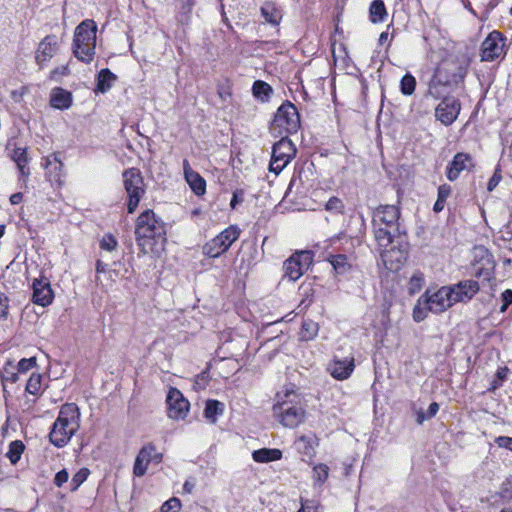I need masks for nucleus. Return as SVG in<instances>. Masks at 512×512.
Wrapping results in <instances>:
<instances>
[{"instance_id":"nucleus-1","label":"nucleus","mask_w":512,"mask_h":512,"mask_svg":"<svg viewBox=\"0 0 512 512\" xmlns=\"http://www.w3.org/2000/svg\"><path fill=\"white\" fill-rule=\"evenodd\" d=\"M401 210L397 205H379L372 214V226L377 244L384 248L381 259L385 267L397 271L405 261L404 253L398 249H387L395 242L398 246L406 235L405 227L400 223Z\"/></svg>"},{"instance_id":"nucleus-2","label":"nucleus","mask_w":512,"mask_h":512,"mask_svg":"<svg viewBox=\"0 0 512 512\" xmlns=\"http://www.w3.org/2000/svg\"><path fill=\"white\" fill-rule=\"evenodd\" d=\"M135 240L143 254L164 250L167 243L166 223L152 209H146L135 222Z\"/></svg>"},{"instance_id":"nucleus-3","label":"nucleus","mask_w":512,"mask_h":512,"mask_svg":"<svg viewBox=\"0 0 512 512\" xmlns=\"http://www.w3.org/2000/svg\"><path fill=\"white\" fill-rule=\"evenodd\" d=\"M276 399L273 414L284 427L295 428L305 421L306 404L300 393L286 390L284 393H277Z\"/></svg>"},{"instance_id":"nucleus-4","label":"nucleus","mask_w":512,"mask_h":512,"mask_svg":"<svg viewBox=\"0 0 512 512\" xmlns=\"http://www.w3.org/2000/svg\"><path fill=\"white\" fill-rule=\"evenodd\" d=\"M80 427V411L75 403L64 404L49 433L50 442L58 448L64 447Z\"/></svg>"},{"instance_id":"nucleus-5","label":"nucleus","mask_w":512,"mask_h":512,"mask_svg":"<svg viewBox=\"0 0 512 512\" xmlns=\"http://www.w3.org/2000/svg\"><path fill=\"white\" fill-rule=\"evenodd\" d=\"M97 25L94 20L82 21L74 31L73 54L81 62L90 63L95 55Z\"/></svg>"},{"instance_id":"nucleus-6","label":"nucleus","mask_w":512,"mask_h":512,"mask_svg":"<svg viewBox=\"0 0 512 512\" xmlns=\"http://www.w3.org/2000/svg\"><path fill=\"white\" fill-rule=\"evenodd\" d=\"M300 115L296 106L286 100L277 109L270 125L272 134H294L300 128Z\"/></svg>"},{"instance_id":"nucleus-7","label":"nucleus","mask_w":512,"mask_h":512,"mask_svg":"<svg viewBox=\"0 0 512 512\" xmlns=\"http://www.w3.org/2000/svg\"><path fill=\"white\" fill-rule=\"evenodd\" d=\"M123 184L128 196L127 212L133 214L145 194V184L138 168H128L123 171Z\"/></svg>"},{"instance_id":"nucleus-8","label":"nucleus","mask_w":512,"mask_h":512,"mask_svg":"<svg viewBox=\"0 0 512 512\" xmlns=\"http://www.w3.org/2000/svg\"><path fill=\"white\" fill-rule=\"evenodd\" d=\"M241 230L237 225H230L203 246L204 255L217 258L228 251L239 238Z\"/></svg>"},{"instance_id":"nucleus-9","label":"nucleus","mask_w":512,"mask_h":512,"mask_svg":"<svg viewBox=\"0 0 512 512\" xmlns=\"http://www.w3.org/2000/svg\"><path fill=\"white\" fill-rule=\"evenodd\" d=\"M296 148L287 135L281 136V139L272 147V155L269 169L275 174H279L294 158Z\"/></svg>"},{"instance_id":"nucleus-10","label":"nucleus","mask_w":512,"mask_h":512,"mask_svg":"<svg viewBox=\"0 0 512 512\" xmlns=\"http://www.w3.org/2000/svg\"><path fill=\"white\" fill-rule=\"evenodd\" d=\"M433 75L449 87L458 86L464 82L467 67L458 60H445L437 66Z\"/></svg>"},{"instance_id":"nucleus-11","label":"nucleus","mask_w":512,"mask_h":512,"mask_svg":"<svg viewBox=\"0 0 512 512\" xmlns=\"http://www.w3.org/2000/svg\"><path fill=\"white\" fill-rule=\"evenodd\" d=\"M313 254L311 251H298L293 253L283 263L284 277L289 281H297L311 266Z\"/></svg>"},{"instance_id":"nucleus-12","label":"nucleus","mask_w":512,"mask_h":512,"mask_svg":"<svg viewBox=\"0 0 512 512\" xmlns=\"http://www.w3.org/2000/svg\"><path fill=\"white\" fill-rule=\"evenodd\" d=\"M452 292L453 291L447 286L441 287L432 294H430L429 290H426L422 295V301H424V304L429 305L430 312L439 314L454 305L451 295Z\"/></svg>"},{"instance_id":"nucleus-13","label":"nucleus","mask_w":512,"mask_h":512,"mask_svg":"<svg viewBox=\"0 0 512 512\" xmlns=\"http://www.w3.org/2000/svg\"><path fill=\"white\" fill-rule=\"evenodd\" d=\"M461 111V102L454 96L443 97L435 108V117L445 126L452 125Z\"/></svg>"},{"instance_id":"nucleus-14","label":"nucleus","mask_w":512,"mask_h":512,"mask_svg":"<svg viewBox=\"0 0 512 512\" xmlns=\"http://www.w3.org/2000/svg\"><path fill=\"white\" fill-rule=\"evenodd\" d=\"M162 461V454L156 450L152 443L145 444L136 456L133 474L135 477L144 476L150 463L159 464Z\"/></svg>"},{"instance_id":"nucleus-15","label":"nucleus","mask_w":512,"mask_h":512,"mask_svg":"<svg viewBox=\"0 0 512 512\" xmlns=\"http://www.w3.org/2000/svg\"><path fill=\"white\" fill-rule=\"evenodd\" d=\"M168 417L174 420L184 419L189 412L190 404L177 388H170L166 398Z\"/></svg>"},{"instance_id":"nucleus-16","label":"nucleus","mask_w":512,"mask_h":512,"mask_svg":"<svg viewBox=\"0 0 512 512\" xmlns=\"http://www.w3.org/2000/svg\"><path fill=\"white\" fill-rule=\"evenodd\" d=\"M503 35L494 30L482 42L481 45V60L494 61L503 54L504 48Z\"/></svg>"},{"instance_id":"nucleus-17","label":"nucleus","mask_w":512,"mask_h":512,"mask_svg":"<svg viewBox=\"0 0 512 512\" xmlns=\"http://www.w3.org/2000/svg\"><path fill=\"white\" fill-rule=\"evenodd\" d=\"M355 369V359L352 354L346 357L334 355L327 366V371L336 380L348 379Z\"/></svg>"},{"instance_id":"nucleus-18","label":"nucleus","mask_w":512,"mask_h":512,"mask_svg":"<svg viewBox=\"0 0 512 512\" xmlns=\"http://www.w3.org/2000/svg\"><path fill=\"white\" fill-rule=\"evenodd\" d=\"M42 163L46 170L45 176L52 185L62 186L64 183V164L60 159L59 153H52L46 156Z\"/></svg>"},{"instance_id":"nucleus-19","label":"nucleus","mask_w":512,"mask_h":512,"mask_svg":"<svg viewBox=\"0 0 512 512\" xmlns=\"http://www.w3.org/2000/svg\"><path fill=\"white\" fill-rule=\"evenodd\" d=\"M475 167L473 157L465 152H458L454 155L446 168V177L453 182L459 178L463 171H472Z\"/></svg>"},{"instance_id":"nucleus-20","label":"nucleus","mask_w":512,"mask_h":512,"mask_svg":"<svg viewBox=\"0 0 512 512\" xmlns=\"http://www.w3.org/2000/svg\"><path fill=\"white\" fill-rule=\"evenodd\" d=\"M32 288V301L34 304L46 307L52 303L54 299V292L48 278L42 276L34 279Z\"/></svg>"},{"instance_id":"nucleus-21","label":"nucleus","mask_w":512,"mask_h":512,"mask_svg":"<svg viewBox=\"0 0 512 512\" xmlns=\"http://www.w3.org/2000/svg\"><path fill=\"white\" fill-rule=\"evenodd\" d=\"M448 287L453 291L451 295L454 304L471 300L480 289L475 280H463Z\"/></svg>"},{"instance_id":"nucleus-22","label":"nucleus","mask_w":512,"mask_h":512,"mask_svg":"<svg viewBox=\"0 0 512 512\" xmlns=\"http://www.w3.org/2000/svg\"><path fill=\"white\" fill-rule=\"evenodd\" d=\"M58 48V40L57 37L53 34L47 35L38 45L35 59L40 67L43 66L45 62L50 60L54 54L56 53Z\"/></svg>"},{"instance_id":"nucleus-23","label":"nucleus","mask_w":512,"mask_h":512,"mask_svg":"<svg viewBox=\"0 0 512 512\" xmlns=\"http://www.w3.org/2000/svg\"><path fill=\"white\" fill-rule=\"evenodd\" d=\"M261 16L264 19V23L270 24L276 29V33L279 32V24L283 18L282 9L272 1H266L260 8Z\"/></svg>"},{"instance_id":"nucleus-24","label":"nucleus","mask_w":512,"mask_h":512,"mask_svg":"<svg viewBox=\"0 0 512 512\" xmlns=\"http://www.w3.org/2000/svg\"><path fill=\"white\" fill-rule=\"evenodd\" d=\"M183 166L185 178L189 186L191 187L192 191L198 196L203 195L206 191L205 179L202 176H200L199 173L191 169L189 162L187 160H184Z\"/></svg>"},{"instance_id":"nucleus-25","label":"nucleus","mask_w":512,"mask_h":512,"mask_svg":"<svg viewBox=\"0 0 512 512\" xmlns=\"http://www.w3.org/2000/svg\"><path fill=\"white\" fill-rule=\"evenodd\" d=\"M72 94L71 92L61 88L55 87L52 89L50 94V105L58 110H66L72 105Z\"/></svg>"},{"instance_id":"nucleus-26","label":"nucleus","mask_w":512,"mask_h":512,"mask_svg":"<svg viewBox=\"0 0 512 512\" xmlns=\"http://www.w3.org/2000/svg\"><path fill=\"white\" fill-rule=\"evenodd\" d=\"M318 444V438L314 434L302 435L295 441L297 451L308 457L312 456Z\"/></svg>"},{"instance_id":"nucleus-27","label":"nucleus","mask_w":512,"mask_h":512,"mask_svg":"<svg viewBox=\"0 0 512 512\" xmlns=\"http://www.w3.org/2000/svg\"><path fill=\"white\" fill-rule=\"evenodd\" d=\"M252 458L258 463H268L280 460L282 458V451L277 448H262L253 451Z\"/></svg>"},{"instance_id":"nucleus-28","label":"nucleus","mask_w":512,"mask_h":512,"mask_svg":"<svg viewBox=\"0 0 512 512\" xmlns=\"http://www.w3.org/2000/svg\"><path fill=\"white\" fill-rule=\"evenodd\" d=\"M328 261L338 275H346L352 269V263L349 261L347 255H330Z\"/></svg>"},{"instance_id":"nucleus-29","label":"nucleus","mask_w":512,"mask_h":512,"mask_svg":"<svg viewBox=\"0 0 512 512\" xmlns=\"http://www.w3.org/2000/svg\"><path fill=\"white\" fill-rule=\"evenodd\" d=\"M447 87L449 86L440 81L436 76L432 75L428 83L427 95L431 96L435 100H442L443 97L447 96V91L445 90Z\"/></svg>"},{"instance_id":"nucleus-30","label":"nucleus","mask_w":512,"mask_h":512,"mask_svg":"<svg viewBox=\"0 0 512 512\" xmlns=\"http://www.w3.org/2000/svg\"><path fill=\"white\" fill-rule=\"evenodd\" d=\"M116 80V75L108 68L102 69L98 73L96 91L106 93L111 87L112 83Z\"/></svg>"},{"instance_id":"nucleus-31","label":"nucleus","mask_w":512,"mask_h":512,"mask_svg":"<svg viewBox=\"0 0 512 512\" xmlns=\"http://www.w3.org/2000/svg\"><path fill=\"white\" fill-rule=\"evenodd\" d=\"M370 20L373 23H380L387 17V10L383 0H374L369 8Z\"/></svg>"},{"instance_id":"nucleus-32","label":"nucleus","mask_w":512,"mask_h":512,"mask_svg":"<svg viewBox=\"0 0 512 512\" xmlns=\"http://www.w3.org/2000/svg\"><path fill=\"white\" fill-rule=\"evenodd\" d=\"M319 332V325L317 322L306 319L302 322L301 330H300V339L302 341H311L313 340Z\"/></svg>"},{"instance_id":"nucleus-33","label":"nucleus","mask_w":512,"mask_h":512,"mask_svg":"<svg viewBox=\"0 0 512 512\" xmlns=\"http://www.w3.org/2000/svg\"><path fill=\"white\" fill-rule=\"evenodd\" d=\"M252 92L255 98L261 102H267L273 93V89L268 83L257 80L253 84Z\"/></svg>"},{"instance_id":"nucleus-34","label":"nucleus","mask_w":512,"mask_h":512,"mask_svg":"<svg viewBox=\"0 0 512 512\" xmlns=\"http://www.w3.org/2000/svg\"><path fill=\"white\" fill-rule=\"evenodd\" d=\"M223 413V404L218 400L209 399L206 402L204 416L206 419L214 423L218 415Z\"/></svg>"},{"instance_id":"nucleus-35","label":"nucleus","mask_w":512,"mask_h":512,"mask_svg":"<svg viewBox=\"0 0 512 512\" xmlns=\"http://www.w3.org/2000/svg\"><path fill=\"white\" fill-rule=\"evenodd\" d=\"M25 445L21 440H15L12 441L9 444L8 452L6 453V456L10 460L12 464H16L20 458L22 453L24 452Z\"/></svg>"},{"instance_id":"nucleus-36","label":"nucleus","mask_w":512,"mask_h":512,"mask_svg":"<svg viewBox=\"0 0 512 512\" xmlns=\"http://www.w3.org/2000/svg\"><path fill=\"white\" fill-rule=\"evenodd\" d=\"M416 88V79L410 74L406 73L400 81V91L403 95L410 96L414 93Z\"/></svg>"},{"instance_id":"nucleus-37","label":"nucleus","mask_w":512,"mask_h":512,"mask_svg":"<svg viewBox=\"0 0 512 512\" xmlns=\"http://www.w3.org/2000/svg\"><path fill=\"white\" fill-rule=\"evenodd\" d=\"M42 375L39 373H32L26 384V392L32 395H38L41 392Z\"/></svg>"},{"instance_id":"nucleus-38","label":"nucleus","mask_w":512,"mask_h":512,"mask_svg":"<svg viewBox=\"0 0 512 512\" xmlns=\"http://www.w3.org/2000/svg\"><path fill=\"white\" fill-rule=\"evenodd\" d=\"M425 283L424 274L420 271H416L410 278L408 283V291L410 294L418 293Z\"/></svg>"},{"instance_id":"nucleus-39","label":"nucleus","mask_w":512,"mask_h":512,"mask_svg":"<svg viewBox=\"0 0 512 512\" xmlns=\"http://www.w3.org/2000/svg\"><path fill=\"white\" fill-rule=\"evenodd\" d=\"M428 312H430V308L428 304H424L422 301V296L418 299L417 304L413 309V319L415 322H422L427 316Z\"/></svg>"},{"instance_id":"nucleus-40","label":"nucleus","mask_w":512,"mask_h":512,"mask_svg":"<svg viewBox=\"0 0 512 512\" xmlns=\"http://www.w3.org/2000/svg\"><path fill=\"white\" fill-rule=\"evenodd\" d=\"M325 209L332 213L343 214L345 205L340 198L333 196L326 202Z\"/></svg>"},{"instance_id":"nucleus-41","label":"nucleus","mask_w":512,"mask_h":512,"mask_svg":"<svg viewBox=\"0 0 512 512\" xmlns=\"http://www.w3.org/2000/svg\"><path fill=\"white\" fill-rule=\"evenodd\" d=\"M99 246L102 250L111 252L117 248L118 241L111 233H107L100 240Z\"/></svg>"},{"instance_id":"nucleus-42","label":"nucleus","mask_w":512,"mask_h":512,"mask_svg":"<svg viewBox=\"0 0 512 512\" xmlns=\"http://www.w3.org/2000/svg\"><path fill=\"white\" fill-rule=\"evenodd\" d=\"M69 74H70V69H69L68 65H62V66L56 67L53 70H51V72L49 74V79L51 81L60 82L61 78L63 76H67Z\"/></svg>"},{"instance_id":"nucleus-43","label":"nucleus","mask_w":512,"mask_h":512,"mask_svg":"<svg viewBox=\"0 0 512 512\" xmlns=\"http://www.w3.org/2000/svg\"><path fill=\"white\" fill-rule=\"evenodd\" d=\"M180 509L181 502L176 497H172L165 501L160 508L161 512H178Z\"/></svg>"},{"instance_id":"nucleus-44","label":"nucleus","mask_w":512,"mask_h":512,"mask_svg":"<svg viewBox=\"0 0 512 512\" xmlns=\"http://www.w3.org/2000/svg\"><path fill=\"white\" fill-rule=\"evenodd\" d=\"M329 476V467L326 464H318L313 467L314 480H326Z\"/></svg>"},{"instance_id":"nucleus-45","label":"nucleus","mask_w":512,"mask_h":512,"mask_svg":"<svg viewBox=\"0 0 512 512\" xmlns=\"http://www.w3.org/2000/svg\"><path fill=\"white\" fill-rule=\"evenodd\" d=\"M12 159L17 165L28 164L26 148L17 147L13 150Z\"/></svg>"},{"instance_id":"nucleus-46","label":"nucleus","mask_w":512,"mask_h":512,"mask_svg":"<svg viewBox=\"0 0 512 512\" xmlns=\"http://www.w3.org/2000/svg\"><path fill=\"white\" fill-rule=\"evenodd\" d=\"M502 180L501 168L499 165L496 166L492 177L489 179L487 184V190L492 192Z\"/></svg>"},{"instance_id":"nucleus-47","label":"nucleus","mask_w":512,"mask_h":512,"mask_svg":"<svg viewBox=\"0 0 512 512\" xmlns=\"http://www.w3.org/2000/svg\"><path fill=\"white\" fill-rule=\"evenodd\" d=\"M36 366V358H23L18 362L17 371L19 373H26L28 370Z\"/></svg>"},{"instance_id":"nucleus-48","label":"nucleus","mask_w":512,"mask_h":512,"mask_svg":"<svg viewBox=\"0 0 512 512\" xmlns=\"http://www.w3.org/2000/svg\"><path fill=\"white\" fill-rule=\"evenodd\" d=\"M318 502L315 500L301 499V508L298 512H319Z\"/></svg>"},{"instance_id":"nucleus-49","label":"nucleus","mask_w":512,"mask_h":512,"mask_svg":"<svg viewBox=\"0 0 512 512\" xmlns=\"http://www.w3.org/2000/svg\"><path fill=\"white\" fill-rule=\"evenodd\" d=\"M501 300H502V305H501L499 311L501 313H504L508 309L509 305L512 304V289H506L501 294Z\"/></svg>"},{"instance_id":"nucleus-50","label":"nucleus","mask_w":512,"mask_h":512,"mask_svg":"<svg viewBox=\"0 0 512 512\" xmlns=\"http://www.w3.org/2000/svg\"><path fill=\"white\" fill-rule=\"evenodd\" d=\"M245 192L243 189H236L233 194L230 201V207L231 209H235L238 204L242 203L244 201Z\"/></svg>"},{"instance_id":"nucleus-51","label":"nucleus","mask_w":512,"mask_h":512,"mask_svg":"<svg viewBox=\"0 0 512 512\" xmlns=\"http://www.w3.org/2000/svg\"><path fill=\"white\" fill-rule=\"evenodd\" d=\"M9 298L5 293L0 292V318L6 319L8 316Z\"/></svg>"},{"instance_id":"nucleus-52","label":"nucleus","mask_w":512,"mask_h":512,"mask_svg":"<svg viewBox=\"0 0 512 512\" xmlns=\"http://www.w3.org/2000/svg\"><path fill=\"white\" fill-rule=\"evenodd\" d=\"M494 442L498 447L512 451V437L498 436Z\"/></svg>"},{"instance_id":"nucleus-53","label":"nucleus","mask_w":512,"mask_h":512,"mask_svg":"<svg viewBox=\"0 0 512 512\" xmlns=\"http://www.w3.org/2000/svg\"><path fill=\"white\" fill-rule=\"evenodd\" d=\"M451 191L452 189L450 185L442 184L438 187L437 198L446 201L447 198L450 196Z\"/></svg>"},{"instance_id":"nucleus-54","label":"nucleus","mask_w":512,"mask_h":512,"mask_svg":"<svg viewBox=\"0 0 512 512\" xmlns=\"http://www.w3.org/2000/svg\"><path fill=\"white\" fill-rule=\"evenodd\" d=\"M2 380L5 382L15 383L18 380V373L9 371L7 368H5V372L2 375Z\"/></svg>"},{"instance_id":"nucleus-55","label":"nucleus","mask_w":512,"mask_h":512,"mask_svg":"<svg viewBox=\"0 0 512 512\" xmlns=\"http://www.w3.org/2000/svg\"><path fill=\"white\" fill-rule=\"evenodd\" d=\"M90 475V470L88 468H81L77 473L73 476L72 480H87Z\"/></svg>"},{"instance_id":"nucleus-56","label":"nucleus","mask_w":512,"mask_h":512,"mask_svg":"<svg viewBox=\"0 0 512 512\" xmlns=\"http://www.w3.org/2000/svg\"><path fill=\"white\" fill-rule=\"evenodd\" d=\"M505 485H507L508 487H505L501 491L500 495L502 499L510 500L512 499V482H506Z\"/></svg>"},{"instance_id":"nucleus-57","label":"nucleus","mask_w":512,"mask_h":512,"mask_svg":"<svg viewBox=\"0 0 512 512\" xmlns=\"http://www.w3.org/2000/svg\"><path fill=\"white\" fill-rule=\"evenodd\" d=\"M218 95L222 100L226 101L232 96V93L229 87L220 86L218 87Z\"/></svg>"},{"instance_id":"nucleus-58","label":"nucleus","mask_w":512,"mask_h":512,"mask_svg":"<svg viewBox=\"0 0 512 512\" xmlns=\"http://www.w3.org/2000/svg\"><path fill=\"white\" fill-rule=\"evenodd\" d=\"M508 373L509 369L507 367H499L496 371L495 377L503 382L506 380Z\"/></svg>"},{"instance_id":"nucleus-59","label":"nucleus","mask_w":512,"mask_h":512,"mask_svg":"<svg viewBox=\"0 0 512 512\" xmlns=\"http://www.w3.org/2000/svg\"><path fill=\"white\" fill-rule=\"evenodd\" d=\"M439 411V404L437 402H432L427 410L428 418H433L437 412Z\"/></svg>"},{"instance_id":"nucleus-60","label":"nucleus","mask_w":512,"mask_h":512,"mask_svg":"<svg viewBox=\"0 0 512 512\" xmlns=\"http://www.w3.org/2000/svg\"><path fill=\"white\" fill-rule=\"evenodd\" d=\"M23 200V194L21 192H16L10 196V203L12 205H17L21 203Z\"/></svg>"},{"instance_id":"nucleus-61","label":"nucleus","mask_w":512,"mask_h":512,"mask_svg":"<svg viewBox=\"0 0 512 512\" xmlns=\"http://www.w3.org/2000/svg\"><path fill=\"white\" fill-rule=\"evenodd\" d=\"M445 203H446L445 200H441V199L437 198V200H436V202L434 203V206H433V211L435 213L441 212L444 209V207H445Z\"/></svg>"},{"instance_id":"nucleus-62","label":"nucleus","mask_w":512,"mask_h":512,"mask_svg":"<svg viewBox=\"0 0 512 512\" xmlns=\"http://www.w3.org/2000/svg\"><path fill=\"white\" fill-rule=\"evenodd\" d=\"M69 473L66 469L58 471L54 477V480H68Z\"/></svg>"},{"instance_id":"nucleus-63","label":"nucleus","mask_w":512,"mask_h":512,"mask_svg":"<svg viewBox=\"0 0 512 512\" xmlns=\"http://www.w3.org/2000/svg\"><path fill=\"white\" fill-rule=\"evenodd\" d=\"M429 419L427 413H424L422 410L417 412L416 422L421 425L425 420Z\"/></svg>"},{"instance_id":"nucleus-64","label":"nucleus","mask_w":512,"mask_h":512,"mask_svg":"<svg viewBox=\"0 0 512 512\" xmlns=\"http://www.w3.org/2000/svg\"><path fill=\"white\" fill-rule=\"evenodd\" d=\"M195 482H184L183 493L190 494L194 490Z\"/></svg>"}]
</instances>
